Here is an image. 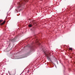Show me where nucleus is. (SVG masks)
<instances>
[{"mask_svg":"<svg viewBox=\"0 0 75 75\" xmlns=\"http://www.w3.org/2000/svg\"><path fill=\"white\" fill-rule=\"evenodd\" d=\"M25 4V1L24 0H22L18 4L17 6H18V7H20L22 6H24Z\"/></svg>","mask_w":75,"mask_h":75,"instance_id":"1","label":"nucleus"},{"mask_svg":"<svg viewBox=\"0 0 75 75\" xmlns=\"http://www.w3.org/2000/svg\"><path fill=\"white\" fill-rule=\"evenodd\" d=\"M15 74H16V71L15 70H14L11 71L10 75H15Z\"/></svg>","mask_w":75,"mask_h":75,"instance_id":"2","label":"nucleus"},{"mask_svg":"<svg viewBox=\"0 0 75 75\" xmlns=\"http://www.w3.org/2000/svg\"><path fill=\"white\" fill-rule=\"evenodd\" d=\"M16 40H17V38L15 37L11 41L12 42H14V41H16Z\"/></svg>","mask_w":75,"mask_h":75,"instance_id":"3","label":"nucleus"},{"mask_svg":"<svg viewBox=\"0 0 75 75\" xmlns=\"http://www.w3.org/2000/svg\"><path fill=\"white\" fill-rule=\"evenodd\" d=\"M5 23V21H4L3 23H1V25H3V24H4V23Z\"/></svg>","mask_w":75,"mask_h":75,"instance_id":"4","label":"nucleus"},{"mask_svg":"<svg viewBox=\"0 0 75 75\" xmlns=\"http://www.w3.org/2000/svg\"><path fill=\"white\" fill-rule=\"evenodd\" d=\"M28 26L29 27H32V25L31 24H29L28 25Z\"/></svg>","mask_w":75,"mask_h":75,"instance_id":"5","label":"nucleus"},{"mask_svg":"<svg viewBox=\"0 0 75 75\" xmlns=\"http://www.w3.org/2000/svg\"><path fill=\"white\" fill-rule=\"evenodd\" d=\"M69 50H72V48H70L69 49Z\"/></svg>","mask_w":75,"mask_h":75,"instance_id":"6","label":"nucleus"},{"mask_svg":"<svg viewBox=\"0 0 75 75\" xmlns=\"http://www.w3.org/2000/svg\"><path fill=\"white\" fill-rule=\"evenodd\" d=\"M1 22H3V20H0V23H1Z\"/></svg>","mask_w":75,"mask_h":75,"instance_id":"7","label":"nucleus"},{"mask_svg":"<svg viewBox=\"0 0 75 75\" xmlns=\"http://www.w3.org/2000/svg\"><path fill=\"white\" fill-rule=\"evenodd\" d=\"M44 54H45V55H47V53L45 52H44Z\"/></svg>","mask_w":75,"mask_h":75,"instance_id":"8","label":"nucleus"},{"mask_svg":"<svg viewBox=\"0 0 75 75\" xmlns=\"http://www.w3.org/2000/svg\"><path fill=\"white\" fill-rule=\"evenodd\" d=\"M28 72H29V70H28L27 71V73H28Z\"/></svg>","mask_w":75,"mask_h":75,"instance_id":"9","label":"nucleus"}]
</instances>
